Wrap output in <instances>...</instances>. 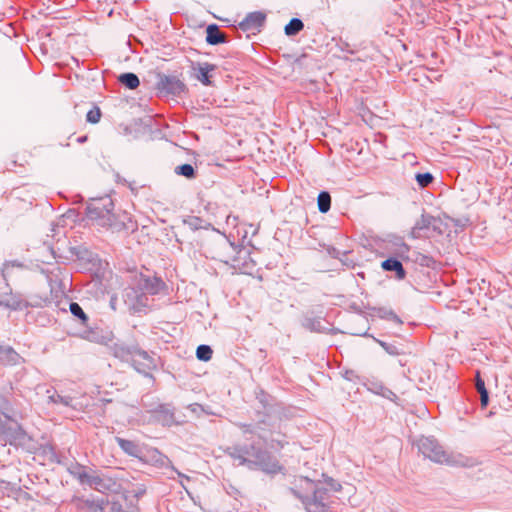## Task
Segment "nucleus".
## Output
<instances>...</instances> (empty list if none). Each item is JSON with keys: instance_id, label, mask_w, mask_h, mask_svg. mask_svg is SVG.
Masks as SVG:
<instances>
[{"instance_id": "obj_15", "label": "nucleus", "mask_w": 512, "mask_h": 512, "mask_svg": "<svg viewBox=\"0 0 512 512\" xmlns=\"http://www.w3.org/2000/svg\"><path fill=\"white\" fill-rule=\"evenodd\" d=\"M154 416L163 425L170 426L174 423V414L170 405L163 404L158 406L154 411Z\"/></svg>"}, {"instance_id": "obj_18", "label": "nucleus", "mask_w": 512, "mask_h": 512, "mask_svg": "<svg viewBox=\"0 0 512 512\" xmlns=\"http://www.w3.org/2000/svg\"><path fill=\"white\" fill-rule=\"evenodd\" d=\"M206 41L211 45L223 43L225 41V35L222 33L217 25H209L206 29Z\"/></svg>"}, {"instance_id": "obj_5", "label": "nucleus", "mask_w": 512, "mask_h": 512, "mask_svg": "<svg viewBox=\"0 0 512 512\" xmlns=\"http://www.w3.org/2000/svg\"><path fill=\"white\" fill-rule=\"evenodd\" d=\"M300 486L308 493H312V496L303 495L295 489H292L291 491L302 501L307 512H330L329 507L324 503L325 496L327 495V489L318 487L315 482L308 478H301Z\"/></svg>"}, {"instance_id": "obj_44", "label": "nucleus", "mask_w": 512, "mask_h": 512, "mask_svg": "<svg viewBox=\"0 0 512 512\" xmlns=\"http://www.w3.org/2000/svg\"><path fill=\"white\" fill-rule=\"evenodd\" d=\"M86 140H87V136L79 137V138L77 139V141H78L79 143H83V142H85Z\"/></svg>"}, {"instance_id": "obj_12", "label": "nucleus", "mask_w": 512, "mask_h": 512, "mask_svg": "<svg viewBox=\"0 0 512 512\" xmlns=\"http://www.w3.org/2000/svg\"><path fill=\"white\" fill-rule=\"evenodd\" d=\"M142 289L151 295H156L160 293L167 294L168 287L166 283L158 278V277H144L141 282Z\"/></svg>"}, {"instance_id": "obj_25", "label": "nucleus", "mask_w": 512, "mask_h": 512, "mask_svg": "<svg viewBox=\"0 0 512 512\" xmlns=\"http://www.w3.org/2000/svg\"><path fill=\"white\" fill-rule=\"evenodd\" d=\"M318 209L322 213L329 211L331 206V197L328 192H321L317 198Z\"/></svg>"}, {"instance_id": "obj_36", "label": "nucleus", "mask_w": 512, "mask_h": 512, "mask_svg": "<svg viewBox=\"0 0 512 512\" xmlns=\"http://www.w3.org/2000/svg\"><path fill=\"white\" fill-rule=\"evenodd\" d=\"M189 226L194 228H200L201 226V220L197 217H190L188 220L185 221Z\"/></svg>"}, {"instance_id": "obj_3", "label": "nucleus", "mask_w": 512, "mask_h": 512, "mask_svg": "<svg viewBox=\"0 0 512 512\" xmlns=\"http://www.w3.org/2000/svg\"><path fill=\"white\" fill-rule=\"evenodd\" d=\"M212 257L220 262L230 265L237 273L252 274L255 262L249 253L240 249L233 243L223 240L216 244Z\"/></svg>"}, {"instance_id": "obj_21", "label": "nucleus", "mask_w": 512, "mask_h": 512, "mask_svg": "<svg viewBox=\"0 0 512 512\" xmlns=\"http://www.w3.org/2000/svg\"><path fill=\"white\" fill-rule=\"evenodd\" d=\"M141 361L144 369L151 370L155 367L153 359L149 356L146 351L137 350L133 354V362L136 364Z\"/></svg>"}, {"instance_id": "obj_38", "label": "nucleus", "mask_w": 512, "mask_h": 512, "mask_svg": "<svg viewBox=\"0 0 512 512\" xmlns=\"http://www.w3.org/2000/svg\"><path fill=\"white\" fill-rule=\"evenodd\" d=\"M343 376L349 381H353L356 378L354 371H346Z\"/></svg>"}, {"instance_id": "obj_11", "label": "nucleus", "mask_w": 512, "mask_h": 512, "mask_svg": "<svg viewBox=\"0 0 512 512\" xmlns=\"http://www.w3.org/2000/svg\"><path fill=\"white\" fill-rule=\"evenodd\" d=\"M90 487L101 493H118L120 491V484L117 480L106 475H95L91 479Z\"/></svg>"}, {"instance_id": "obj_23", "label": "nucleus", "mask_w": 512, "mask_h": 512, "mask_svg": "<svg viewBox=\"0 0 512 512\" xmlns=\"http://www.w3.org/2000/svg\"><path fill=\"white\" fill-rule=\"evenodd\" d=\"M78 507L79 508H88L90 509L91 511L93 512H98V511H102L103 508H104V501H99V500H92V499H80L79 500V504H78Z\"/></svg>"}, {"instance_id": "obj_19", "label": "nucleus", "mask_w": 512, "mask_h": 512, "mask_svg": "<svg viewBox=\"0 0 512 512\" xmlns=\"http://www.w3.org/2000/svg\"><path fill=\"white\" fill-rule=\"evenodd\" d=\"M381 267L386 271H395L398 279L405 277L403 265L397 259L389 258L382 262Z\"/></svg>"}, {"instance_id": "obj_39", "label": "nucleus", "mask_w": 512, "mask_h": 512, "mask_svg": "<svg viewBox=\"0 0 512 512\" xmlns=\"http://www.w3.org/2000/svg\"><path fill=\"white\" fill-rule=\"evenodd\" d=\"M189 408L191 409V411L196 412L198 409L201 408V406L199 404H191Z\"/></svg>"}, {"instance_id": "obj_4", "label": "nucleus", "mask_w": 512, "mask_h": 512, "mask_svg": "<svg viewBox=\"0 0 512 512\" xmlns=\"http://www.w3.org/2000/svg\"><path fill=\"white\" fill-rule=\"evenodd\" d=\"M113 201L109 197L93 199L86 208V217L97 227L110 228L116 231L125 228L122 221L117 220V216L113 213Z\"/></svg>"}, {"instance_id": "obj_35", "label": "nucleus", "mask_w": 512, "mask_h": 512, "mask_svg": "<svg viewBox=\"0 0 512 512\" xmlns=\"http://www.w3.org/2000/svg\"><path fill=\"white\" fill-rule=\"evenodd\" d=\"M476 388L478 392H482L483 390H487L485 387L484 380L480 377V373L477 372L476 374Z\"/></svg>"}, {"instance_id": "obj_22", "label": "nucleus", "mask_w": 512, "mask_h": 512, "mask_svg": "<svg viewBox=\"0 0 512 512\" xmlns=\"http://www.w3.org/2000/svg\"><path fill=\"white\" fill-rule=\"evenodd\" d=\"M118 81L129 89H136L139 84V78L134 73H123L119 75Z\"/></svg>"}, {"instance_id": "obj_40", "label": "nucleus", "mask_w": 512, "mask_h": 512, "mask_svg": "<svg viewBox=\"0 0 512 512\" xmlns=\"http://www.w3.org/2000/svg\"><path fill=\"white\" fill-rule=\"evenodd\" d=\"M112 510L114 512H122L121 506L117 505L116 503H113Z\"/></svg>"}, {"instance_id": "obj_31", "label": "nucleus", "mask_w": 512, "mask_h": 512, "mask_svg": "<svg viewBox=\"0 0 512 512\" xmlns=\"http://www.w3.org/2000/svg\"><path fill=\"white\" fill-rule=\"evenodd\" d=\"M49 402L52 403H61L64 406L72 405V398L70 396H61L59 394H52L48 397Z\"/></svg>"}, {"instance_id": "obj_43", "label": "nucleus", "mask_w": 512, "mask_h": 512, "mask_svg": "<svg viewBox=\"0 0 512 512\" xmlns=\"http://www.w3.org/2000/svg\"><path fill=\"white\" fill-rule=\"evenodd\" d=\"M115 356H117V357H124V351H123V349H121V352H119V351H117V350H116V351H115Z\"/></svg>"}, {"instance_id": "obj_13", "label": "nucleus", "mask_w": 512, "mask_h": 512, "mask_svg": "<svg viewBox=\"0 0 512 512\" xmlns=\"http://www.w3.org/2000/svg\"><path fill=\"white\" fill-rule=\"evenodd\" d=\"M194 70L196 71L197 80L205 86L212 85L210 78L212 76V72L216 70V65L208 62L198 63Z\"/></svg>"}, {"instance_id": "obj_7", "label": "nucleus", "mask_w": 512, "mask_h": 512, "mask_svg": "<svg viewBox=\"0 0 512 512\" xmlns=\"http://www.w3.org/2000/svg\"><path fill=\"white\" fill-rule=\"evenodd\" d=\"M239 427L242 429V432L244 434L251 433L256 434L260 439L263 440V442L267 445H269L271 448H282L286 444V441L284 440V436L277 433L276 436H274V433L270 432L268 433L266 429L261 425H248V424H239Z\"/></svg>"}, {"instance_id": "obj_41", "label": "nucleus", "mask_w": 512, "mask_h": 512, "mask_svg": "<svg viewBox=\"0 0 512 512\" xmlns=\"http://www.w3.org/2000/svg\"><path fill=\"white\" fill-rule=\"evenodd\" d=\"M409 251V247L406 244H401V252L407 253Z\"/></svg>"}, {"instance_id": "obj_14", "label": "nucleus", "mask_w": 512, "mask_h": 512, "mask_svg": "<svg viewBox=\"0 0 512 512\" xmlns=\"http://www.w3.org/2000/svg\"><path fill=\"white\" fill-rule=\"evenodd\" d=\"M265 18V14L262 12H252L246 16L240 26L245 30L255 29L263 25Z\"/></svg>"}, {"instance_id": "obj_32", "label": "nucleus", "mask_w": 512, "mask_h": 512, "mask_svg": "<svg viewBox=\"0 0 512 512\" xmlns=\"http://www.w3.org/2000/svg\"><path fill=\"white\" fill-rule=\"evenodd\" d=\"M23 265L20 264V263H17V262H14V261H11V262H6L3 264V267H2V275L4 278H7L9 276H11L12 274V271L14 268H22Z\"/></svg>"}, {"instance_id": "obj_29", "label": "nucleus", "mask_w": 512, "mask_h": 512, "mask_svg": "<svg viewBox=\"0 0 512 512\" xmlns=\"http://www.w3.org/2000/svg\"><path fill=\"white\" fill-rule=\"evenodd\" d=\"M102 113L98 107H93L87 112L86 119L91 124H97L101 119Z\"/></svg>"}, {"instance_id": "obj_37", "label": "nucleus", "mask_w": 512, "mask_h": 512, "mask_svg": "<svg viewBox=\"0 0 512 512\" xmlns=\"http://www.w3.org/2000/svg\"><path fill=\"white\" fill-rule=\"evenodd\" d=\"M479 394L482 406H486L488 404L489 399L487 390H483L482 392H479Z\"/></svg>"}, {"instance_id": "obj_27", "label": "nucleus", "mask_w": 512, "mask_h": 512, "mask_svg": "<svg viewBox=\"0 0 512 512\" xmlns=\"http://www.w3.org/2000/svg\"><path fill=\"white\" fill-rule=\"evenodd\" d=\"M212 353L211 347L205 344L199 345L196 349V357L201 361H209L212 358Z\"/></svg>"}, {"instance_id": "obj_17", "label": "nucleus", "mask_w": 512, "mask_h": 512, "mask_svg": "<svg viewBox=\"0 0 512 512\" xmlns=\"http://www.w3.org/2000/svg\"><path fill=\"white\" fill-rule=\"evenodd\" d=\"M366 387L368 391L377 395H381L389 400L394 401L397 398L395 393L388 389L387 387H385L382 383L370 382L366 384Z\"/></svg>"}, {"instance_id": "obj_28", "label": "nucleus", "mask_w": 512, "mask_h": 512, "mask_svg": "<svg viewBox=\"0 0 512 512\" xmlns=\"http://www.w3.org/2000/svg\"><path fill=\"white\" fill-rule=\"evenodd\" d=\"M175 173L177 175H182L188 179H192L195 177V170L191 164H182L175 168Z\"/></svg>"}, {"instance_id": "obj_26", "label": "nucleus", "mask_w": 512, "mask_h": 512, "mask_svg": "<svg viewBox=\"0 0 512 512\" xmlns=\"http://www.w3.org/2000/svg\"><path fill=\"white\" fill-rule=\"evenodd\" d=\"M71 474L78 479L80 483L88 484L89 486L91 485V479L95 476L87 473L82 467H78L75 471H71Z\"/></svg>"}, {"instance_id": "obj_8", "label": "nucleus", "mask_w": 512, "mask_h": 512, "mask_svg": "<svg viewBox=\"0 0 512 512\" xmlns=\"http://www.w3.org/2000/svg\"><path fill=\"white\" fill-rule=\"evenodd\" d=\"M305 329L311 331V332H319V333H327V334H335V333H344V334H350L354 336H365L368 327L363 329H352V328H345L340 329L334 327L332 322H304Z\"/></svg>"}, {"instance_id": "obj_24", "label": "nucleus", "mask_w": 512, "mask_h": 512, "mask_svg": "<svg viewBox=\"0 0 512 512\" xmlns=\"http://www.w3.org/2000/svg\"><path fill=\"white\" fill-rule=\"evenodd\" d=\"M304 25L303 22L298 18H293L290 20V22L285 26V34L288 36H294L298 34L302 29Z\"/></svg>"}, {"instance_id": "obj_30", "label": "nucleus", "mask_w": 512, "mask_h": 512, "mask_svg": "<svg viewBox=\"0 0 512 512\" xmlns=\"http://www.w3.org/2000/svg\"><path fill=\"white\" fill-rule=\"evenodd\" d=\"M68 307L72 315L79 318L80 320H87L86 314L78 303L71 302L68 304Z\"/></svg>"}, {"instance_id": "obj_1", "label": "nucleus", "mask_w": 512, "mask_h": 512, "mask_svg": "<svg viewBox=\"0 0 512 512\" xmlns=\"http://www.w3.org/2000/svg\"><path fill=\"white\" fill-rule=\"evenodd\" d=\"M225 453L233 459L236 465L245 466L249 470H261L266 474H276L282 471V466L275 457L254 445H234L228 447Z\"/></svg>"}, {"instance_id": "obj_2", "label": "nucleus", "mask_w": 512, "mask_h": 512, "mask_svg": "<svg viewBox=\"0 0 512 512\" xmlns=\"http://www.w3.org/2000/svg\"><path fill=\"white\" fill-rule=\"evenodd\" d=\"M419 452L429 460L453 467H474L479 464L478 459L461 453L446 452L433 437H420L417 440Z\"/></svg>"}, {"instance_id": "obj_20", "label": "nucleus", "mask_w": 512, "mask_h": 512, "mask_svg": "<svg viewBox=\"0 0 512 512\" xmlns=\"http://www.w3.org/2000/svg\"><path fill=\"white\" fill-rule=\"evenodd\" d=\"M115 441L119 445V447L129 456L138 457L140 454V449L138 445L131 441L126 440L121 437H116Z\"/></svg>"}, {"instance_id": "obj_6", "label": "nucleus", "mask_w": 512, "mask_h": 512, "mask_svg": "<svg viewBox=\"0 0 512 512\" xmlns=\"http://www.w3.org/2000/svg\"><path fill=\"white\" fill-rule=\"evenodd\" d=\"M73 326L68 328V333L80 337L82 339L97 342L101 344H107L112 340L113 334L110 331H104L97 325L90 326L89 322H71ZM96 324L95 322H93Z\"/></svg>"}, {"instance_id": "obj_42", "label": "nucleus", "mask_w": 512, "mask_h": 512, "mask_svg": "<svg viewBox=\"0 0 512 512\" xmlns=\"http://www.w3.org/2000/svg\"><path fill=\"white\" fill-rule=\"evenodd\" d=\"M331 487L335 490V491H339L341 489V485L339 483H335V484H331Z\"/></svg>"}, {"instance_id": "obj_34", "label": "nucleus", "mask_w": 512, "mask_h": 512, "mask_svg": "<svg viewBox=\"0 0 512 512\" xmlns=\"http://www.w3.org/2000/svg\"><path fill=\"white\" fill-rule=\"evenodd\" d=\"M416 180L421 187H426L433 181V176L430 173L417 174Z\"/></svg>"}, {"instance_id": "obj_10", "label": "nucleus", "mask_w": 512, "mask_h": 512, "mask_svg": "<svg viewBox=\"0 0 512 512\" xmlns=\"http://www.w3.org/2000/svg\"><path fill=\"white\" fill-rule=\"evenodd\" d=\"M25 435L24 430L9 415L0 411V437L16 438L24 437Z\"/></svg>"}, {"instance_id": "obj_33", "label": "nucleus", "mask_w": 512, "mask_h": 512, "mask_svg": "<svg viewBox=\"0 0 512 512\" xmlns=\"http://www.w3.org/2000/svg\"><path fill=\"white\" fill-rule=\"evenodd\" d=\"M378 343L386 351L387 354L392 355V356H396V355L400 354V349L397 346H395L393 344H388V343H386L384 341H380V340H378Z\"/></svg>"}, {"instance_id": "obj_9", "label": "nucleus", "mask_w": 512, "mask_h": 512, "mask_svg": "<svg viewBox=\"0 0 512 512\" xmlns=\"http://www.w3.org/2000/svg\"><path fill=\"white\" fill-rule=\"evenodd\" d=\"M157 89L165 94L179 96L186 91V86L180 79L164 75L160 76L157 82Z\"/></svg>"}, {"instance_id": "obj_16", "label": "nucleus", "mask_w": 512, "mask_h": 512, "mask_svg": "<svg viewBox=\"0 0 512 512\" xmlns=\"http://www.w3.org/2000/svg\"><path fill=\"white\" fill-rule=\"evenodd\" d=\"M19 354L9 346L0 344V363L4 365H15L20 361Z\"/></svg>"}]
</instances>
